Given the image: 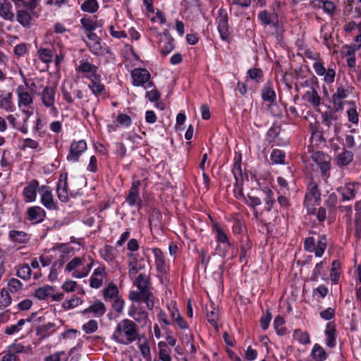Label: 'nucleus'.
Here are the masks:
<instances>
[{"mask_svg":"<svg viewBox=\"0 0 361 361\" xmlns=\"http://www.w3.org/2000/svg\"><path fill=\"white\" fill-rule=\"evenodd\" d=\"M71 89H72V85L71 84L69 85V88L65 84H63L61 87V92H62L63 99L69 104H71L73 102V99L71 97V92H70V90H71Z\"/></svg>","mask_w":361,"mask_h":361,"instance_id":"49","label":"nucleus"},{"mask_svg":"<svg viewBox=\"0 0 361 361\" xmlns=\"http://www.w3.org/2000/svg\"><path fill=\"white\" fill-rule=\"evenodd\" d=\"M312 356L315 361H324L326 359L325 350L318 344H315L312 350Z\"/></svg>","mask_w":361,"mask_h":361,"instance_id":"28","label":"nucleus"},{"mask_svg":"<svg viewBox=\"0 0 361 361\" xmlns=\"http://www.w3.org/2000/svg\"><path fill=\"white\" fill-rule=\"evenodd\" d=\"M353 160V154L350 151L345 149L343 152L338 154L336 162L339 166H348Z\"/></svg>","mask_w":361,"mask_h":361,"instance_id":"17","label":"nucleus"},{"mask_svg":"<svg viewBox=\"0 0 361 361\" xmlns=\"http://www.w3.org/2000/svg\"><path fill=\"white\" fill-rule=\"evenodd\" d=\"M27 219L35 224L41 223L46 216V212L39 206L30 207L27 210Z\"/></svg>","mask_w":361,"mask_h":361,"instance_id":"10","label":"nucleus"},{"mask_svg":"<svg viewBox=\"0 0 361 361\" xmlns=\"http://www.w3.org/2000/svg\"><path fill=\"white\" fill-rule=\"evenodd\" d=\"M161 94L156 88L146 92V97L152 102L159 100Z\"/></svg>","mask_w":361,"mask_h":361,"instance_id":"55","label":"nucleus"},{"mask_svg":"<svg viewBox=\"0 0 361 361\" xmlns=\"http://www.w3.org/2000/svg\"><path fill=\"white\" fill-rule=\"evenodd\" d=\"M39 182L35 180H31L24 188V200L28 202H34L37 197V192L39 190Z\"/></svg>","mask_w":361,"mask_h":361,"instance_id":"8","label":"nucleus"},{"mask_svg":"<svg viewBox=\"0 0 361 361\" xmlns=\"http://www.w3.org/2000/svg\"><path fill=\"white\" fill-rule=\"evenodd\" d=\"M53 291L54 288L50 286L39 288L35 291V296L39 300H44L48 296H50Z\"/></svg>","mask_w":361,"mask_h":361,"instance_id":"30","label":"nucleus"},{"mask_svg":"<svg viewBox=\"0 0 361 361\" xmlns=\"http://www.w3.org/2000/svg\"><path fill=\"white\" fill-rule=\"evenodd\" d=\"M281 132L279 126L274 125L267 132V136L269 142H274Z\"/></svg>","mask_w":361,"mask_h":361,"instance_id":"46","label":"nucleus"},{"mask_svg":"<svg viewBox=\"0 0 361 361\" xmlns=\"http://www.w3.org/2000/svg\"><path fill=\"white\" fill-rule=\"evenodd\" d=\"M116 252V249L110 245L104 246V247L100 251L102 258L108 262H111L114 260Z\"/></svg>","mask_w":361,"mask_h":361,"instance_id":"26","label":"nucleus"},{"mask_svg":"<svg viewBox=\"0 0 361 361\" xmlns=\"http://www.w3.org/2000/svg\"><path fill=\"white\" fill-rule=\"evenodd\" d=\"M264 193L266 195V197L264 198V201L266 203V210L269 212L272 207V204L274 202V192L273 191L267 188L266 190H264Z\"/></svg>","mask_w":361,"mask_h":361,"instance_id":"40","label":"nucleus"},{"mask_svg":"<svg viewBox=\"0 0 361 361\" xmlns=\"http://www.w3.org/2000/svg\"><path fill=\"white\" fill-rule=\"evenodd\" d=\"M313 161L319 166L324 176L330 169V158L322 152H317L312 155Z\"/></svg>","mask_w":361,"mask_h":361,"instance_id":"5","label":"nucleus"},{"mask_svg":"<svg viewBox=\"0 0 361 361\" xmlns=\"http://www.w3.org/2000/svg\"><path fill=\"white\" fill-rule=\"evenodd\" d=\"M166 41L164 44V45L161 49V54L162 56H166L169 53H171L173 49H174V44H173V39L169 36L166 35Z\"/></svg>","mask_w":361,"mask_h":361,"instance_id":"32","label":"nucleus"},{"mask_svg":"<svg viewBox=\"0 0 361 361\" xmlns=\"http://www.w3.org/2000/svg\"><path fill=\"white\" fill-rule=\"evenodd\" d=\"M87 149L86 142L84 140L73 142L70 147L69 154L67 156L68 161H78L79 157Z\"/></svg>","mask_w":361,"mask_h":361,"instance_id":"3","label":"nucleus"},{"mask_svg":"<svg viewBox=\"0 0 361 361\" xmlns=\"http://www.w3.org/2000/svg\"><path fill=\"white\" fill-rule=\"evenodd\" d=\"M124 304L125 302L123 299L121 298H117L114 300L112 307L116 312H117L118 314H121L123 312Z\"/></svg>","mask_w":361,"mask_h":361,"instance_id":"54","label":"nucleus"},{"mask_svg":"<svg viewBox=\"0 0 361 361\" xmlns=\"http://www.w3.org/2000/svg\"><path fill=\"white\" fill-rule=\"evenodd\" d=\"M90 88L92 90V93L97 96L104 90V86L101 82L91 83L89 85Z\"/></svg>","mask_w":361,"mask_h":361,"instance_id":"63","label":"nucleus"},{"mask_svg":"<svg viewBox=\"0 0 361 361\" xmlns=\"http://www.w3.org/2000/svg\"><path fill=\"white\" fill-rule=\"evenodd\" d=\"M67 185V174H61L58 182L57 195L59 199L62 202H67L68 200Z\"/></svg>","mask_w":361,"mask_h":361,"instance_id":"14","label":"nucleus"},{"mask_svg":"<svg viewBox=\"0 0 361 361\" xmlns=\"http://www.w3.org/2000/svg\"><path fill=\"white\" fill-rule=\"evenodd\" d=\"M11 302V298L8 294V292L2 289L0 291V308L4 309L8 307Z\"/></svg>","mask_w":361,"mask_h":361,"instance_id":"38","label":"nucleus"},{"mask_svg":"<svg viewBox=\"0 0 361 361\" xmlns=\"http://www.w3.org/2000/svg\"><path fill=\"white\" fill-rule=\"evenodd\" d=\"M142 296L141 301L146 303L147 307L149 310H152L154 307V295L153 293L149 290L142 291Z\"/></svg>","mask_w":361,"mask_h":361,"instance_id":"33","label":"nucleus"},{"mask_svg":"<svg viewBox=\"0 0 361 361\" xmlns=\"http://www.w3.org/2000/svg\"><path fill=\"white\" fill-rule=\"evenodd\" d=\"M359 185V183H348L344 186L338 188L336 190L341 195L342 201H348L355 197L356 188H358Z\"/></svg>","mask_w":361,"mask_h":361,"instance_id":"4","label":"nucleus"},{"mask_svg":"<svg viewBox=\"0 0 361 361\" xmlns=\"http://www.w3.org/2000/svg\"><path fill=\"white\" fill-rule=\"evenodd\" d=\"M82 300L80 298H74L68 300H66L63 303V308L66 310L72 309L81 304Z\"/></svg>","mask_w":361,"mask_h":361,"instance_id":"48","label":"nucleus"},{"mask_svg":"<svg viewBox=\"0 0 361 361\" xmlns=\"http://www.w3.org/2000/svg\"><path fill=\"white\" fill-rule=\"evenodd\" d=\"M271 318L272 315L271 312L269 310H267L265 316L262 317L260 319L261 326L263 330H266L268 329Z\"/></svg>","mask_w":361,"mask_h":361,"instance_id":"58","label":"nucleus"},{"mask_svg":"<svg viewBox=\"0 0 361 361\" xmlns=\"http://www.w3.org/2000/svg\"><path fill=\"white\" fill-rule=\"evenodd\" d=\"M90 51L95 55L104 54L105 49L102 46L100 39L95 42H86Z\"/></svg>","mask_w":361,"mask_h":361,"instance_id":"27","label":"nucleus"},{"mask_svg":"<svg viewBox=\"0 0 361 361\" xmlns=\"http://www.w3.org/2000/svg\"><path fill=\"white\" fill-rule=\"evenodd\" d=\"M0 107L8 111L13 110L11 94L9 93L0 99Z\"/></svg>","mask_w":361,"mask_h":361,"instance_id":"39","label":"nucleus"},{"mask_svg":"<svg viewBox=\"0 0 361 361\" xmlns=\"http://www.w3.org/2000/svg\"><path fill=\"white\" fill-rule=\"evenodd\" d=\"M0 16L6 20L14 18V14L11 11V4L6 0H0Z\"/></svg>","mask_w":361,"mask_h":361,"instance_id":"21","label":"nucleus"},{"mask_svg":"<svg viewBox=\"0 0 361 361\" xmlns=\"http://www.w3.org/2000/svg\"><path fill=\"white\" fill-rule=\"evenodd\" d=\"M106 312V307L101 301H97L83 311V314L94 313L97 317L102 316Z\"/></svg>","mask_w":361,"mask_h":361,"instance_id":"16","label":"nucleus"},{"mask_svg":"<svg viewBox=\"0 0 361 361\" xmlns=\"http://www.w3.org/2000/svg\"><path fill=\"white\" fill-rule=\"evenodd\" d=\"M38 54L39 55L40 59L45 63H49L51 61L52 58V51L49 49H39L38 50Z\"/></svg>","mask_w":361,"mask_h":361,"instance_id":"47","label":"nucleus"},{"mask_svg":"<svg viewBox=\"0 0 361 361\" xmlns=\"http://www.w3.org/2000/svg\"><path fill=\"white\" fill-rule=\"evenodd\" d=\"M304 248L306 251L312 252L315 250V242L312 237L307 238L304 242Z\"/></svg>","mask_w":361,"mask_h":361,"instance_id":"60","label":"nucleus"},{"mask_svg":"<svg viewBox=\"0 0 361 361\" xmlns=\"http://www.w3.org/2000/svg\"><path fill=\"white\" fill-rule=\"evenodd\" d=\"M99 8L97 0H86L81 5V10L85 12L94 13Z\"/></svg>","mask_w":361,"mask_h":361,"instance_id":"29","label":"nucleus"},{"mask_svg":"<svg viewBox=\"0 0 361 361\" xmlns=\"http://www.w3.org/2000/svg\"><path fill=\"white\" fill-rule=\"evenodd\" d=\"M82 27L86 31H93L97 27V23L92 20L90 18H82L80 20Z\"/></svg>","mask_w":361,"mask_h":361,"instance_id":"41","label":"nucleus"},{"mask_svg":"<svg viewBox=\"0 0 361 361\" xmlns=\"http://www.w3.org/2000/svg\"><path fill=\"white\" fill-rule=\"evenodd\" d=\"M207 319L213 326L217 327L219 316L215 308H213L211 311L207 310Z\"/></svg>","mask_w":361,"mask_h":361,"instance_id":"45","label":"nucleus"},{"mask_svg":"<svg viewBox=\"0 0 361 361\" xmlns=\"http://www.w3.org/2000/svg\"><path fill=\"white\" fill-rule=\"evenodd\" d=\"M38 18L36 11H25L24 10V27L32 25Z\"/></svg>","mask_w":361,"mask_h":361,"instance_id":"36","label":"nucleus"},{"mask_svg":"<svg viewBox=\"0 0 361 361\" xmlns=\"http://www.w3.org/2000/svg\"><path fill=\"white\" fill-rule=\"evenodd\" d=\"M336 329L334 326L329 323L326 325L325 334L326 336V343L329 348H334L336 345Z\"/></svg>","mask_w":361,"mask_h":361,"instance_id":"22","label":"nucleus"},{"mask_svg":"<svg viewBox=\"0 0 361 361\" xmlns=\"http://www.w3.org/2000/svg\"><path fill=\"white\" fill-rule=\"evenodd\" d=\"M78 70L82 73H91L94 71H97V67L93 64H91L88 61H83L81 62L80 65L78 68Z\"/></svg>","mask_w":361,"mask_h":361,"instance_id":"43","label":"nucleus"},{"mask_svg":"<svg viewBox=\"0 0 361 361\" xmlns=\"http://www.w3.org/2000/svg\"><path fill=\"white\" fill-rule=\"evenodd\" d=\"M262 97L264 101L269 102L270 104L275 102L276 93L271 87L269 83L266 84L263 87Z\"/></svg>","mask_w":361,"mask_h":361,"instance_id":"24","label":"nucleus"},{"mask_svg":"<svg viewBox=\"0 0 361 361\" xmlns=\"http://www.w3.org/2000/svg\"><path fill=\"white\" fill-rule=\"evenodd\" d=\"M118 123L121 125L126 127H128L131 124V118L129 116L124 114H120L118 116L117 118Z\"/></svg>","mask_w":361,"mask_h":361,"instance_id":"59","label":"nucleus"},{"mask_svg":"<svg viewBox=\"0 0 361 361\" xmlns=\"http://www.w3.org/2000/svg\"><path fill=\"white\" fill-rule=\"evenodd\" d=\"M10 240L13 243H20L23 240V233L18 231H11L8 234Z\"/></svg>","mask_w":361,"mask_h":361,"instance_id":"53","label":"nucleus"},{"mask_svg":"<svg viewBox=\"0 0 361 361\" xmlns=\"http://www.w3.org/2000/svg\"><path fill=\"white\" fill-rule=\"evenodd\" d=\"M340 268L341 262L338 260L333 261L330 274V277L332 281L336 282L338 280L340 276V273L338 272V270Z\"/></svg>","mask_w":361,"mask_h":361,"instance_id":"37","label":"nucleus"},{"mask_svg":"<svg viewBox=\"0 0 361 361\" xmlns=\"http://www.w3.org/2000/svg\"><path fill=\"white\" fill-rule=\"evenodd\" d=\"M98 324L95 320H90L82 325V329L86 334H92L97 330Z\"/></svg>","mask_w":361,"mask_h":361,"instance_id":"44","label":"nucleus"},{"mask_svg":"<svg viewBox=\"0 0 361 361\" xmlns=\"http://www.w3.org/2000/svg\"><path fill=\"white\" fill-rule=\"evenodd\" d=\"M37 88L32 80L24 79V106L32 102V97L37 94Z\"/></svg>","mask_w":361,"mask_h":361,"instance_id":"13","label":"nucleus"},{"mask_svg":"<svg viewBox=\"0 0 361 361\" xmlns=\"http://www.w3.org/2000/svg\"><path fill=\"white\" fill-rule=\"evenodd\" d=\"M23 352V345L20 343H14L8 348V353L17 355L18 353Z\"/></svg>","mask_w":361,"mask_h":361,"instance_id":"64","label":"nucleus"},{"mask_svg":"<svg viewBox=\"0 0 361 361\" xmlns=\"http://www.w3.org/2000/svg\"><path fill=\"white\" fill-rule=\"evenodd\" d=\"M247 197L248 200L246 202L247 204L253 208L261 204V200L257 196H255L252 194H248Z\"/></svg>","mask_w":361,"mask_h":361,"instance_id":"62","label":"nucleus"},{"mask_svg":"<svg viewBox=\"0 0 361 361\" xmlns=\"http://www.w3.org/2000/svg\"><path fill=\"white\" fill-rule=\"evenodd\" d=\"M8 290L11 293L18 292L21 288V283L16 279H11L8 283Z\"/></svg>","mask_w":361,"mask_h":361,"instance_id":"50","label":"nucleus"},{"mask_svg":"<svg viewBox=\"0 0 361 361\" xmlns=\"http://www.w3.org/2000/svg\"><path fill=\"white\" fill-rule=\"evenodd\" d=\"M56 88L54 87H46L42 93V100L45 106H51L55 102Z\"/></svg>","mask_w":361,"mask_h":361,"instance_id":"15","label":"nucleus"},{"mask_svg":"<svg viewBox=\"0 0 361 361\" xmlns=\"http://www.w3.org/2000/svg\"><path fill=\"white\" fill-rule=\"evenodd\" d=\"M118 289L114 283H110L104 290V298L106 301L114 300L118 297Z\"/></svg>","mask_w":361,"mask_h":361,"instance_id":"20","label":"nucleus"},{"mask_svg":"<svg viewBox=\"0 0 361 361\" xmlns=\"http://www.w3.org/2000/svg\"><path fill=\"white\" fill-rule=\"evenodd\" d=\"M131 75L133 78V84L136 86L144 85L150 78L149 71L145 68L134 69Z\"/></svg>","mask_w":361,"mask_h":361,"instance_id":"9","label":"nucleus"},{"mask_svg":"<svg viewBox=\"0 0 361 361\" xmlns=\"http://www.w3.org/2000/svg\"><path fill=\"white\" fill-rule=\"evenodd\" d=\"M285 152L280 149H274L271 154V160L274 164H283L285 163Z\"/></svg>","mask_w":361,"mask_h":361,"instance_id":"31","label":"nucleus"},{"mask_svg":"<svg viewBox=\"0 0 361 361\" xmlns=\"http://www.w3.org/2000/svg\"><path fill=\"white\" fill-rule=\"evenodd\" d=\"M349 94V90L342 86L337 88L336 92L332 96V102L336 111H341L343 109V99H345Z\"/></svg>","mask_w":361,"mask_h":361,"instance_id":"7","label":"nucleus"},{"mask_svg":"<svg viewBox=\"0 0 361 361\" xmlns=\"http://www.w3.org/2000/svg\"><path fill=\"white\" fill-rule=\"evenodd\" d=\"M218 30L222 39L226 40L228 37V16L225 9L220 8L216 18Z\"/></svg>","mask_w":361,"mask_h":361,"instance_id":"2","label":"nucleus"},{"mask_svg":"<svg viewBox=\"0 0 361 361\" xmlns=\"http://www.w3.org/2000/svg\"><path fill=\"white\" fill-rule=\"evenodd\" d=\"M327 247V239L326 235H322L319 236V240L315 245V250H314V255L317 257H321L326 248Z\"/></svg>","mask_w":361,"mask_h":361,"instance_id":"25","label":"nucleus"},{"mask_svg":"<svg viewBox=\"0 0 361 361\" xmlns=\"http://www.w3.org/2000/svg\"><path fill=\"white\" fill-rule=\"evenodd\" d=\"M212 230L216 233V238L219 242L222 243H227L228 245H230V243L228 240L226 234L217 224H214L213 225Z\"/></svg>","mask_w":361,"mask_h":361,"instance_id":"34","label":"nucleus"},{"mask_svg":"<svg viewBox=\"0 0 361 361\" xmlns=\"http://www.w3.org/2000/svg\"><path fill=\"white\" fill-rule=\"evenodd\" d=\"M140 185V180L134 181L132 184L129 193L126 197V202L130 206H134L135 204L140 205L141 204V198L139 192Z\"/></svg>","mask_w":361,"mask_h":361,"instance_id":"11","label":"nucleus"},{"mask_svg":"<svg viewBox=\"0 0 361 361\" xmlns=\"http://www.w3.org/2000/svg\"><path fill=\"white\" fill-rule=\"evenodd\" d=\"M135 284L140 291L149 290V277L144 274H140L135 280Z\"/></svg>","mask_w":361,"mask_h":361,"instance_id":"19","label":"nucleus"},{"mask_svg":"<svg viewBox=\"0 0 361 361\" xmlns=\"http://www.w3.org/2000/svg\"><path fill=\"white\" fill-rule=\"evenodd\" d=\"M55 324L49 322L47 324L37 326L36 327V334L40 336L41 338H44L49 336L54 331Z\"/></svg>","mask_w":361,"mask_h":361,"instance_id":"18","label":"nucleus"},{"mask_svg":"<svg viewBox=\"0 0 361 361\" xmlns=\"http://www.w3.org/2000/svg\"><path fill=\"white\" fill-rule=\"evenodd\" d=\"M304 98L314 106H319L320 104V97L314 87H312L310 90L306 92Z\"/></svg>","mask_w":361,"mask_h":361,"instance_id":"23","label":"nucleus"},{"mask_svg":"<svg viewBox=\"0 0 361 361\" xmlns=\"http://www.w3.org/2000/svg\"><path fill=\"white\" fill-rule=\"evenodd\" d=\"M91 267H92L91 264H88L86 265L85 267H83L82 271H78V270L75 271L73 272V275L74 277H76V278L85 277L89 274L90 269H91Z\"/></svg>","mask_w":361,"mask_h":361,"instance_id":"61","label":"nucleus"},{"mask_svg":"<svg viewBox=\"0 0 361 361\" xmlns=\"http://www.w3.org/2000/svg\"><path fill=\"white\" fill-rule=\"evenodd\" d=\"M138 336L139 329L136 323L124 319L117 324L112 334V339L116 343L128 345L135 341Z\"/></svg>","mask_w":361,"mask_h":361,"instance_id":"1","label":"nucleus"},{"mask_svg":"<svg viewBox=\"0 0 361 361\" xmlns=\"http://www.w3.org/2000/svg\"><path fill=\"white\" fill-rule=\"evenodd\" d=\"M22 326H23V319H19L16 324H13L10 326H8L5 330V333L8 335H12V334H15L16 332L19 331L20 330Z\"/></svg>","mask_w":361,"mask_h":361,"instance_id":"51","label":"nucleus"},{"mask_svg":"<svg viewBox=\"0 0 361 361\" xmlns=\"http://www.w3.org/2000/svg\"><path fill=\"white\" fill-rule=\"evenodd\" d=\"M39 190L42 192L41 202L48 209H56L51 188L47 185H42Z\"/></svg>","mask_w":361,"mask_h":361,"instance_id":"6","label":"nucleus"},{"mask_svg":"<svg viewBox=\"0 0 361 361\" xmlns=\"http://www.w3.org/2000/svg\"><path fill=\"white\" fill-rule=\"evenodd\" d=\"M258 18L264 25H270L274 27L279 26V18L275 12L269 13L262 11L259 13Z\"/></svg>","mask_w":361,"mask_h":361,"instance_id":"12","label":"nucleus"},{"mask_svg":"<svg viewBox=\"0 0 361 361\" xmlns=\"http://www.w3.org/2000/svg\"><path fill=\"white\" fill-rule=\"evenodd\" d=\"M135 322H137L142 325H145L148 320V313L142 310L139 309V312L133 318Z\"/></svg>","mask_w":361,"mask_h":361,"instance_id":"42","label":"nucleus"},{"mask_svg":"<svg viewBox=\"0 0 361 361\" xmlns=\"http://www.w3.org/2000/svg\"><path fill=\"white\" fill-rule=\"evenodd\" d=\"M247 73L250 78L256 82H259L263 76L262 71L259 68H251Z\"/></svg>","mask_w":361,"mask_h":361,"instance_id":"52","label":"nucleus"},{"mask_svg":"<svg viewBox=\"0 0 361 361\" xmlns=\"http://www.w3.org/2000/svg\"><path fill=\"white\" fill-rule=\"evenodd\" d=\"M293 336L300 343L307 344L310 342L309 334L307 332H303L300 329H296L294 331Z\"/></svg>","mask_w":361,"mask_h":361,"instance_id":"35","label":"nucleus"},{"mask_svg":"<svg viewBox=\"0 0 361 361\" xmlns=\"http://www.w3.org/2000/svg\"><path fill=\"white\" fill-rule=\"evenodd\" d=\"M233 173L235 178L236 181V185L238 186V184L240 181V178L242 179V169H241V165L239 163H235L233 169Z\"/></svg>","mask_w":361,"mask_h":361,"instance_id":"56","label":"nucleus"},{"mask_svg":"<svg viewBox=\"0 0 361 361\" xmlns=\"http://www.w3.org/2000/svg\"><path fill=\"white\" fill-rule=\"evenodd\" d=\"M335 316V310L334 308L328 307L320 312V317L324 320H330Z\"/></svg>","mask_w":361,"mask_h":361,"instance_id":"57","label":"nucleus"}]
</instances>
